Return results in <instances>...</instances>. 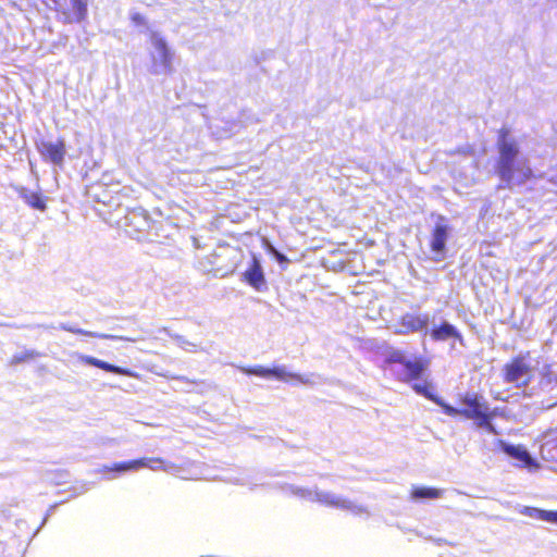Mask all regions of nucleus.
<instances>
[{
    "label": "nucleus",
    "mask_w": 557,
    "mask_h": 557,
    "mask_svg": "<svg viewBox=\"0 0 557 557\" xmlns=\"http://www.w3.org/2000/svg\"><path fill=\"white\" fill-rule=\"evenodd\" d=\"M497 146L499 158L496 172L506 187L521 186L533 176L529 157L523 151L521 139L503 128L499 132Z\"/></svg>",
    "instance_id": "f257e3e1"
},
{
    "label": "nucleus",
    "mask_w": 557,
    "mask_h": 557,
    "mask_svg": "<svg viewBox=\"0 0 557 557\" xmlns=\"http://www.w3.org/2000/svg\"><path fill=\"white\" fill-rule=\"evenodd\" d=\"M282 490L286 495L309 502H317L323 506L341 509L357 517L368 518L370 516V511L364 505L330 491H322L318 487L306 488L292 484H285L282 486Z\"/></svg>",
    "instance_id": "f03ea898"
},
{
    "label": "nucleus",
    "mask_w": 557,
    "mask_h": 557,
    "mask_svg": "<svg viewBox=\"0 0 557 557\" xmlns=\"http://www.w3.org/2000/svg\"><path fill=\"white\" fill-rule=\"evenodd\" d=\"M149 42V72L153 75L171 73L173 69V53L166 40L160 33L151 32Z\"/></svg>",
    "instance_id": "7ed1b4c3"
},
{
    "label": "nucleus",
    "mask_w": 557,
    "mask_h": 557,
    "mask_svg": "<svg viewBox=\"0 0 557 557\" xmlns=\"http://www.w3.org/2000/svg\"><path fill=\"white\" fill-rule=\"evenodd\" d=\"M140 468H149L152 471H159L162 470L164 472L171 473V474H177L178 467L173 463H166L161 458H140L136 460H131L126 462H117L114 463L113 467H102L96 472L102 473L107 475L108 480L114 479L113 475H110L113 472H125V471H137Z\"/></svg>",
    "instance_id": "20e7f679"
},
{
    "label": "nucleus",
    "mask_w": 557,
    "mask_h": 557,
    "mask_svg": "<svg viewBox=\"0 0 557 557\" xmlns=\"http://www.w3.org/2000/svg\"><path fill=\"white\" fill-rule=\"evenodd\" d=\"M54 9L64 23H81L87 16L86 0H46Z\"/></svg>",
    "instance_id": "39448f33"
},
{
    "label": "nucleus",
    "mask_w": 557,
    "mask_h": 557,
    "mask_svg": "<svg viewBox=\"0 0 557 557\" xmlns=\"http://www.w3.org/2000/svg\"><path fill=\"white\" fill-rule=\"evenodd\" d=\"M504 379L517 387L527 386L533 377V368L525 356H519L504 367Z\"/></svg>",
    "instance_id": "423d86ee"
},
{
    "label": "nucleus",
    "mask_w": 557,
    "mask_h": 557,
    "mask_svg": "<svg viewBox=\"0 0 557 557\" xmlns=\"http://www.w3.org/2000/svg\"><path fill=\"white\" fill-rule=\"evenodd\" d=\"M240 371L246 374H252V375L262 376V377L274 376L277 380L283 381V382H289L292 380H297L298 382H300L301 384H305V385H310V384L314 383V381L311 379L313 375L302 376L299 374H295V373L288 372L286 367H284V366L275 367L273 369L263 368L261 366H258L255 368L240 367Z\"/></svg>",
    "instance_id": "0eeeda50"
},
{
    "label": "nucleus",
    "mask_w": 557,
    "mask_h": 557,
    "mask_svg": "<svg viewBox=\"0 0 557 557\" xmlns=\"http://www.w3.org/2000/svg\"><path fill=\"white\" fill-rule=\"evenodd\" d=\"M430 323V317L428 313H406L399 322L395 325L394 333L399 335H406L414 332L424 331L428 334V325Z\"/></svg>",
    "instance_id": "6e6552de"
},
{
    "label": "nucleus",
    "mask_w": 557,
    "mask_h": 557,
    "mask_svg": "<svg viewBox=\"0 0 557 557\" xmlns=\"http://www.w3.org/2000/svg\"><path fill=\"white\" fill-rule=\"evenodd\" d=\"M388 361L401 363L405 368V380H418L425 369L421 359H408L400 350H394L388 356Z\"/></svg>",
    "instance_id": "1a4fd4ad"
},
{
    "label": "nucleus",
    "mask_w": 557,
    "mask_h": 557,
    "mask_svg": "<svg viewBox=\"0 0 557 557\" xmlns=\"http://www.w3.org/2000/svg\"><path fill=\"white\" fill-rule=\"evenodd\" d=\"M123 226L131 236H138L150 227V219L144 209H134L124 216Z\"/></svg>",
    "instance_id": "9d476101"
},
{
    "label": "nucleus",
    "mask_w": 557,
    "mask_h": 557,
    "mask_svg": "<svg viewBox=\"0 0 557 557\" xmlns=\"http://www.w3.org/2000/svg\"><path fill=\"white\" fill-rule=\"evenodd\" d=\"M42 158L57 166H62L65 156V145L63 140L50 141L44 140L38 145Z\"/></svg>",
    "instance_id": "9b49d317"
},
{
    "label": "nucleus",
    "mask_w": 557,
    "mask_h": 557,
    "mask_svg": "<svg viewBox=\"0 0 557 557\" xmlns=\"http://www.w3.org/2000/svg\"><path fill=\"white\" fill-rule=\"evenodd\" d=\"M461 404L463 408H461L460 414L467 419L481 417L482 413L486 412V410L490 408L483 396L478 394L468 393L462 398Z\"/></svg>",
    "instance_id": "f8f14e48"
},
{
    "label": "nucleus",
    "mask_w": 557,
    "mask_h": 557,
    "mask_svg": "<svg viewBox=\"0 0 557 557\" xmlns=\"http://www.w3.org/2000/svg\"><path fill=\"white\" fill-rule=\"evenodd\" d=\"M72 357L75 359V361L77 363H84V364L97 367V368L102 369L104 371L112 372V373H115V374L126 375V376H129V377H137L138 376L136 373H134L131 370H127V369H124V368H121V367L108 363L106 361H102V360L97 359V358L91 357V356L74 352L72 355Z\"/></svg>",
    "instance_id": "ddd939ff"
},
{
    "label": "nucleus",
    "mask_w": 557,
    "mask_h": 557,
    "mask_svg": "<svg viewBox=\"0 0 557 557\" xmlns=\"http://www.w3.org/2000/svg\"><path fill=\"white\" fill-rule=\"evenodd\" d=\"M244 277L246 282L258 292H262L267 288L263 270L256 255L252 256L251 263L244 272Z\"/></svg>",
    "instance_id": "4468645a"
},
{
    "label": "nucleus",
    "mask_w": 557,
    "mask_h": 557,
    "mask_svg": "<svg viewBox=\"0 0 557 557\" xmlns=\"http://www.w3.org/2000/svg\"><path fill=\"white\" fill-rule=\"evenodd\" d=\"M499 446L508 456L519 461L523 467H527L529 469L537 467L535 460L531 457V455L523 446L510 445L504 441H499Z\"/></svg>",
    "instance_id": "2eb2a0df"
},
{
    "label": "nucleus",
    "mask_w": 557,
    "mask_h": 557,
    "mask_svg": "<svg viewBox=\"0 0 557 557\" xmlns=\"http://www.w3.org/2000/svg\"><path fill=\"white\" fill-rule=\"evenodd\" d=\"M430 336L433 341H436V342H446L451 338L462 342L461 334L457 331V329L453 324H450L446 321H444L440 325L433 324V326L430 331Z\"/></svg>",
    "instance_id": "dca6fc26"
},
{
    "label": "nucleus",
    "mask_w": 557,
    "mask_h": 557,
    "mask_svg": "<svg viewBox=\"0 0 557 557\" xmlns=\"http://www.w3.org/2000/svg\"><path fill=\"white\" fill-rule=\"evenodd\" d=\"M447 238L448 227L445 224L436 223L431 239L432 251L442 255L445 251Z\"/></svg>",
    "instance_id": "f3484780"
},
{
    "label": "nucleus",
    "mask_w": 557,
    "mask_h": 557,
    "mask_svg": "<svg viewBox=\"0 0 557 557\" xmlns=\"http://www.w3.org/2000/svg\"><path fill=\"white\" fill-rule=\"evenodd\" d=\"M521 513L532 519L543 520L546 522L557 524V511L554 510H543L534 507H524L521 510Z\"/></svg>",
    "instance_id": "a211bd4d"
},
{
    "label": "nucleus",
    "mask_w": 557,
    "mask_h": 557,
    "mask_svg": "<svg viewBox=\"0 0 557 557\" xmlns=\"http://www.w3.org/2000/svg\"><path fill=\"white\" fill-rule=\"evenodd\" d=\"M60 327L64 331H67V332L74 333V334H81V335L90 336V337H99V338H106V339H123V341H128V342L135 341L129 337L115 336V335H110V334H98L95 332L85 331V330H82L78 327H74V326L67 325V324H61Z\"/></svg>",
    "instance_id": "6ab92c4d"
},
{
    "label": "nucleus",
    "mask_w": 557,
    "mask_h": 557,
    "mask_svg": "<svg viewBox=\"0 0 557 557\" xmlns=\"http://www.w3.org/2000/svg\"><path fill=\"white\" fill-rule=\"evenodd\" d=\"M20 195L22 199L30 207L38 209L40 211H44L46 209V203L41 199L39 194L27 189H22Z\"/></svg>",
    "instance_id": "aec40b11"
},
{
    "label": "nucleus",
    "mask_w": 557,
    "mask_h": 557,
    "mask_svg": "<svg viewBox=\"0 0 557 557\" xmlns=\"http://www.w3.org/2000/svg\"><path fill=\"white\" fill-rule=\"evenodd\" d=\"M442 496V491L432 487H416L411 492V497L413 499H423V498H440Z\"/></svg>",
    "instance_id": "412c9836"
},
{
    "label": "nucleus",
    "mask_w": 557,
    "mask_h": 557,
    "mask_svg": "<svg viewBox=\"0 0 557 557\" xmlns=\"http://www.w3.org/2000/svg\"><path fill=\"white\" fill-rule=\"evenodd\" d=\"M552 382L557 384V372L553 371V367L550 364H545L541 370V386L544 388L549 385Z\"/></svg>",
    "instance_id": "4be33fe9"
},
{
    "label": "nucleus",
    "mask_w": 557,
    "mask_h": 557,
    "mask_svg": "<svg viewBox=\"0 0 557 557\" xmlns=\"http://www.w3.org/2000/svg\"><path fill=\"white\" fill-rule=\"evenodd\" d=\"M39 356H40V354L36 350H26L24 352L14 355L10 361V364L15 366L17 363L33 360Z\"/></svg>",
    "instance_id": "5701e85b"
},
{
    "label": "nucleus",
    "mask_w": 557,
    "mask_h": 557,
    "mask_svg": "<svg viewBox=\"0 0 557 557\" xmlns=\"http://www.w3.org/2000/svg\"><path fill=\"white\" fill-rule=\"evenodd\" d=\"M557 448V444L555 442H546L542 445L541 454L543 458L547 460H555L557 459V453H553V449Z\"/></svg>",
    "instance_id": "b1692460"
},
{
    "label": "nucleus",
    "mask_w": 557,
    "mask_h": 557,
    "mask_svg": "<svg viewBox=\"0 0 557 557\" xmlns=\"http://www.w3.org/2000/svg\"><path fill=\"white\" fill-rule=\"evenodd\" d=\"M471 420H474V423H475L476 428L482 429V430L485 431L486 426L488 425V423L492 420L491 419L490 409L486 410V412H483L481 417H474Z\"/></svg>",
    "instance_id": "393cba45"
},
{
    "label": "nucleus",
    "mask_w": 557,
    "mask_h": 557,
    "mask_svg": "<svg viewBox=\"0 0 557 557\" xmlns=\"http://www.w3.org/2000/svg\"><path fill=\"white\" fill-rule=\"evenodd\" d=\"M471 420H474V423H475L476 428L482 429V430L485 431L486 426L488 425V423L492 420L491 419L490 409L486 410V412H483L481 417H474Z\"/></svg>",
    "instance_id": "a878e982"
},
{
    "label": "nucleus",
    "mask_w": 557,
    "mask_h": 557,
    "mask_svg": "<svg viewBox=\"0 0 557 557\" xmlns=\"http://www.w3.org/2000/svg\"><path fill=\"white\" fill-rule=\"evenodd\" d=\"M174 338H175V341H176L177 345H178L182 349H184V350H186V351H195V350H196V348H197V346H196L194 343L188 342L187 339H185V338H184V337H182V336L175 335V337H174Z\"/></svg>",
    "instance_id": "bb28decb"
},
{
    "label": "nucleus",
    "mask_w": 557,
    "mask_h": 557,
    "mask_svg": "<svg viewBox=\"0 0 557 557\" xmlns=\"http://www.w3.org/2000/svg\"><path fill=\"white\" fill-rule=\"evenodd\" d=\"M443 409H444V412L448 416H457V414H460V411L461 409H457V408H454L451 407L450 405H447V404H443V403H438Z\"/></svg>",
    "instance_id": "cd10ccee"
},
{
    "label": "nucleus",
    "mask_w": 557,
    "mask_h": 557,
    "mask_svg": "<svg viewBox=\"0 0 557 557\" xmlns=\"http://www.w3.org/2000/svg\"><path fill=\"white\" fill-rule=\"evenodd\" d=\"M412 388L420 395H424L426 396L428 393H426V384L425 383H421V382H417L412 385Z\"/></svg>",
    "instance_id": "c85d7f7f"
},
{
    "label": "nucleus",
    "mask_w": 557,
    "mask_h": 557,
    "mask_svg": "<svg viewBox=\"0 0 557 557\" xmlns=\"http://www.w3.org/2000/svg\"><path fill=\"white\" fill-rule=\"evenodd\" d=\"M131 18L132 21L136 24V25H143L145 24V18L141 14L137 13V12H134L131 14Z\"/></svg>",
    "instance_id": "c756f323"
},
{
    "label": "nucleus",
    "mask_w": 557,
    "mask_h": 557,
    "mask_svg": "<svg viewBox=\"0 0 557 557\" xmlns=\"http://www.w3.org/2000/svg\"><path fill=\"white\" fill-rule=\"evenodd\" d=\"M485 431L491 434H498L496 428L492 424V422L488 423Z\"/></svg>",
    "instance_id": "7c9ffc66"
},
{
    "label": "nucleus",
    "mask_w": 557,
    "mask_h": 557,
    "mask_svg": "<svg viewBox=\"0 0 557 557\" xmlns=\"http://www.w3.org/2000/svg\"><path fill=\"white\" fill-rule=\"evenodd\" d=\"M271 250L274 252V255L276 256V258L281 261V260H285V257L282 256L280 252H277L273 247H271Z\"/></svg>",
    "instance_id": "2f4dec72"
},
{
    "label": "nucleus",
    "mask_w": 557,
    "mask_h": 557,
    "mask_svg": "<svg viewBox=\"0 0 557 557\" xmlns=\"http://www.w3.org/2000/svg\"><path fill=\"white\" fill-rule=\"evenodd\" d=\"M490 413H491V419H493L494 417L499 414V409L498 408H495L493 410L490 409Z\"/></svg>",
    "instance_id": "473e14b6"
}]
</instances>
